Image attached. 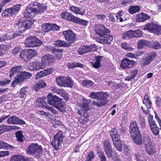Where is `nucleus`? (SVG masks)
Masks as SVG:
<instances>
[{
	"label": "nucleus",
	"mask_w": 161,
	"mask_h": 161,
	"mask_svg": "<svg viewBox=\"0 0 161 161\" xmlns=\"http://www.w3.org/2000/svg\"><path fill=\"white\" fill-rule=\"evenodd\" d=\"M97 47L95 45H91L89 46H82L79 48L77 52L80 54H85L87 52H91L96 51Z\"/></svg>",
	"instance_id": "obj_9"
},
{
	"label": "nucleus",
	"mask_w": 161,
	"mask_h": 161,
	"mask_svg": "<svg viewBox=\"0 0 161 161\" xmlns=\"http://www.w3.org/2000/svg\"><path fill=\"white\" fill-rule=\"evenodd\" d=\"M103 150L108 158H111L112 156L113 151L110 142L108 139L105 140L103 142Z\"/></svg>",
	"instance_id": "obj_8"
},
{
	"label": "nucleus",
	"mask_w": 161,
	"mask_h": 161,
	"mask_svg": "<svg viewBox=\"0 0 161 161\" xmlns=\"http://www.w3.org/2000/svg\"><path fill=\"white\" fill-rule=\"evenodd\" d=\"M145 147L147 153L149 155L153 154L156 152L155 147L152 143L146 145Z\"/></svg>",
	"instance_id": "obj_30"
},
{
	"label": "nucleus",
	"mask_w": 161,
	"mask_h": 161,
	"mask_svg": "<svg viewBox=\"0 0 161 161\" xmlns=\"http://www.w3.org/2000/svg\"><path fill=\"white\" fill-rule=\"evenodd\" d=\"M29 93V88L27 86L23 87L20 91L19 96L21 98H24L26 94Z\"/></svg>",
	"instance_id": "obj_44"
},
{
	"label": "nucleus",
	"mask_w": 161,
	"mask_h": 161,
	"mask_svg": "<svg viewBox=\"0 0 161 161\" xmlns=\"http://www.w3.org/2000/svg\"><path fill=\"white\" fill-rule=\"evenodd\" d=\"M35 12L33 7L27 6L24 10L23 14L26 18H32L35 15Z\"/></svg>",
	"instance_id": "obj_21"
},
{
	"label": "nucleus",
	"mask_w": 161,
	"mask_h": 161,
	"mask_svg": "<svg viewBox=\"0 0 161 161\" xmlns=\"http://www.w3.org/2000/svg\"><path fill=\"white\" fill-rule=\"evenodd\" d=\"M139 121L141 126L144 127L146 125L145 119L144 117L141 115L139 117Z\"/></svg>",
	"instance_id": "obj_59"
},
{
	"label": "nucleus",
	"mask_w": 161,
	"mask_h": 161,
	"mask_svg": "<svg viewBox=\"0 0 161 161\" xmlns=\"http://www.w3.org/2000/svg\"><path fill=\"white\" fill-rule=\"evenodd\" d=\"M121 47L123 48L128 51H131L133 48L130 46L129 44L126 42H122L121 44Z\"/></svg>",
	"instance_id": "obj_55"
},
{
	"label": "nucleus",
	"mask_w": 161,
	"mask_h": 161,
	"mask_svg": "<svg viewBox=\"0 0 161 161\" xmlns=\"http://www.w3.org/2000/svg\"><path fill=\"white\" fill-rule=\"evenodd\" d=\"M54 59L52 57V56L47 54L42 57V62L43 64H44V66L45 67L47 65H48L53 62Z\"/></svg>",
	"instance_id": "obj_23"
},
{
	"label": "nucleus",
	"mask_w": 161,
	"mask_h": 161,
	"mask_svg": "<svg viewBox=\"0 0 161 161\" xmlns=\"http://www.w3.org/2000/svg\"><path fill=\"white\" fill-rule=\"evenodd\" d=\"M42 43V42L36 37L32 36H30L27 37L25 42V45L27 47L40 46Z\"/></svg>",
	"instance_id": "obj_2"
},
{
	"label": "nucleus",
	"mask_w": 161,
	"mask_h": 161,
	"mask_svg": "<svg viewBox=\"0 0 161 161\" xmlns=\"http://www.w3.org/2000/svg\"><path fill=\"white\" fill-rule=\"evenodd\" d=\"M150 42L147 41L145 40H140L137 43V46L138 48H142L145 46H149Z\"/></svg>",
	"instance_id": "obj_41"
},
{
	"label": "nucleus",
	"mask_w": 161,
	"mask_h": 161,
	"mask_svg": "<svg viewBox=\"0 0 161 161\" xmlns=\"http://www.w3.org/2000/svg\"><path fill=\"white\" fill-rule=\"evenodd\" d=\"M65 102L61 98H59L54 107L58 109L60 112H64L65 111Z\"/></svg>",
	"instance_id": "obj_16"
},
{
	"label": "nucleus",
	"mask_w": 161,
	"mask_h": 161,
	"mask_svg": "<svg viewBox=\"0 0 161 161\" xmlns=\"http://www.w3.org/2000/svg\"><path fill=\"white\" fill-rule=\"evenodd\" d=\"M108 95L107 92H104V94L97 102L93 101L92 102L93 105H97V106H102L108 103V100L107 99Z\"/></svg>",
	"instance_id": "obj_12"
},
{
	"label": "nucleus",
	"mask_w": 161,
	"mask_h": 161,
	"mask_svg": "<svg viewBox=\"0 0 161 161\" xmlns=\"http://www.w3.org/2000/svg\"><path fill=\"white\" fill-rule=\"evenodd\" d=\"M7 122L9 124H18V125H25V121L16 116H11L8 118L7 120Z\"/></svg>",
	"instance_id": "obj_14"
},
{
	"label": "nucleus",
	"mask_w": 161,
	"mask_h": 161,
	"mask_svg": "<svg viewBox=\"0 0 161 161\" xmlns=\"http://www.w3.org/2000/svg\"><path fill=\"white\" fill-rule=\"evenodd\" d=\"M64 136L60 131H59L54 136L53 139L52 141L51 144L56 150L59 149V147L61 146L63 140Z\"/></svg>",
	"instance_id": "obj_4"
},
{
	"label": "nucleus",
	"mask_w": 161,
	"mask_h": 161,
	"mask_svg": "<svg viewBox=\"0 0 161 161\" xmlns=\"http://www.w3.org/2000/svg\"><path fill=\"white\" fill-rule=\"evenodd\" d=\"M115 129H116V131L118 132H119L122 134H123L126 132L127 129L125 126H123L120 125L119 126L117 127Z\"/></svg>",
	"instance_id": "obj_53"
},
{
	"label": "nucleus",
	"mask_w": 161,
	"mask_h": 161,
	"mask_svg": "<svg viewBox=\"0 0 161 161\" xmlns=\"http://www.w3.org/2000/svg\"><path fill=\"white\" fill-rule=\"evenodd\" d=\"M149 46L156 49H158L161 48V45L157 41L153 42H150Z\"/></svg>",
	"instance_id": "obj_50"
},
{
	"label": "nucleus",
	"mask_w": 161,
	"mask_h": 161,
	"mask_svg": "<svg viewBox=\"0 0 161 161\" xmlns=\"http://www.w3.org/2000/svg\"><path fill=\"white\" fill-rule=\"evenodd\" d=\"M150 18V17L147 14L142 13L138 14L136 15V21L138 22H144Z\"/></svg>",
	"instance_id": "obj_22"
},
{
	"label": "nucleus",
	"mask_w": 161,
	"mask_h": 161,
	"mask_svg": "<svg viewBox=\"0 0 161 161\" xmlns=\"http://www.w3.org/2000/svg\"><path fill=\"white\" fill-rule=\"evenodd\" d=\"M33 21H18L16 24V27H19V30L24 32L26 29H29L33 24Z\"/></svg>",
	"instance_id": "obj_10"
},
{
	"label": "nucleus",
	"mask_w": 161,
	"mask_h": 161,
	"mask_svg": "<svg viewBox=\"0 0 161 161\" xmlns=\"http://www.w3.org/2000/svg\"><path fill=\"white\" fill-rule=\"evenodd\" d=\"M94 30L96 34L101 37L103 36L106 33L110 32L109 30L104 25L99 24L95 25Z\"/></svg>",
	"instance_id": "obj_7"
},
{
	"label": "nucleus",
	"mask_w": 161,
	"mask_h": 161,
	"mask_svg": "<svg viewBox=\"0 0 161 161\" xmlns=\"http://www.w3.org/2000/svg\"><path fill=\"white\" fill-rule=\"evenodd\" d=\"M42 29L44 32H48L51 31V24L44 23L42 25Z\"/></svg>",
	"instance_id": "obj_52"
},
{
	"label": "nucleus",
	"mask_w": 161,
	"mask_h": 161,
	"mask_svg": "<svg viewBox=\"0 0 161 161\" xmlns=\"http://www.w3.org/2000/svg\"><path fill=\"white\" fill-rule=\"evenodd\" d=\"M143 103L145 105L147 109H145L143 107H142V109L144 114L148 115L149 113L150 110L149 109L151 108L152 103L149 98L148 96L146 95L144 97Z\"/></svg>",
	"instance_id": "obj_13"
},
{
	"label": "nucleus",
	"mask_w": 161,
	"mask_h": 161,
	"mask_svg": "<svg viewBox=\"0 0 161 161\" xmlns=\"http://www.w3.org/2000/svg\"><path fill=\"white\" fill-rule=\"evenodd\" d=\"M74 22L84 26H86L89 23V21L79 18L77 17L75 18Z\"/></svg>",
	"instance_id": "obj_37"
},
{
	"label": "nucleus",
	"mask_w": 161,
	"mask_h": 161,
	"mask_svg": "<svg viewBox=\"0 0 161 161\" xmlns=\"http://www.w3.org/2000/svg\"><path fill=\"white\" fill-rule=\"evenodd\" d=\"M135 62L133 60H130L126 58L123 59L121 64V66L124 69H126L127 68H130L134 65Z\"/></svg>",
	"instance_id": "obj_18"
},
{
	"label": "nucleus",
	"mask_w": 161,
	"mask_h": 161,
	"mask_svg": "<svg viewBox=\"0 0 161 161\" xmlns=\"http://www.w3.org/2000/svg\"><path fill=\"white\" fill-rule=\"evenodd\" d=\"M45 68L44 64L42 62L40 63V62L35 61L31 64L30 68L31 70H39Z\"/></svg>",
	"instance_id": "obj_25"
},
{
	"label": "nucleus",
	"mask_w": 161,
	"mask_h": 161,
	"mask_svg": "<svg viewBox=\"0 0 161 161\" xmlns=\"http://www.w3.org/2000/svg\"><path fill=\"white\" fill-rule=\"evenodd\" d=\"M126 37H135L134 31L130 30L127 32L125 33L123 35V37L125 38Z\"/></svg>",
	"instance_id": "obj_51"
},
{
	"label": "nucleus",
	"mask_w": 161,
	"mask_h": 161,
	"mask_svg": "<svg viewBox=\"0 0 161 161\" xmlns=\"http://www.w3.org/2000/svg\"><path fill=\"white\" fill-rule=\"evenodd\" d=\"M11 36L8 34H0V43L11 40Z\"/></svg>",
	"instance_id": "obj_47"
},
{
	"label": "nucleus",
	"mask_w": 161,
	"mask_h": 161,
	"mask_svg": "<svg viewBox=\"0 0 161 161\" xmlns=\"http://www.w3.org/2000/svg\"><path fill=\"white\" fill-rule=\"evenodd\" d=\"M21 7L20 4H17L11 8H8L3 12L2 14V16L6 17L8 16H13L15 15L19 12Z\"/></svg>",
	"instance_id": "obj_3"
},
{
	"label": "nucleus",
	"mask_w": 161,
	"mask_h": 161,
	"mask_svg": "<svg viewBox=\"0 0 161 161\" xmlns=\"http://www.w3.org/2000/svg\"><path fill=\"white\" fill-rule=\"evenodd\" d=\"M53 69L50 68L47 69H44L43 71L38 72L36 75L35 79H38L43 77L52 73Z\"/></svg>",
	"instance_id": "obj_19"
},
{
	"label": "nucleus",
	"mask_w": 161,
	"mask_h": 161,
	"mask_svg": "<svg viewBox=\"0 0 161 161\" xmlns=\"http://www.w3.org/2000/svg\"><path fill=\"white\" fill-rule=\"evenodd\" d=\"M61 16L62 19L74 22L75 16H73L71 14L67 12H64L61 13Z\"/></svg>",
	"instance_id": "obj_24"
},
{
	"label": "nucleus",
	"mask_w": 161,
	"mask_h": 161,
	"mask_svg": "<svg viewBox=\"0 0 161 161\" xmlns=\"http://www.w3.org/2000/svg\"><path fill=\"white\" fill-rule=\"evenodd\" d=\"M97 155L100 161H106V158L103 152L102 151L97 152Z\"/></svg>",
	"instance_id": "obj_54"
},
{
	"label": "nucleus",
	"mask_w": 161,
	"mask_h": 161,
	"mask_svg": "<svg viewBox=\"0 0 161 161\" xmlns=\"http://www.w3.org/2000/svg\"><path fill=\"white\" fill-rule=\"evenodd\" d=\"M104 93L103 92H92L90 94V97L92 98L99 99H100Z\"/></svg>",
	"instance_id": "obj_42"
},
{
	"label": "nucleus",
	"mask_w": 161,
	"mask_h": 161,
	"mask_svg": "<svg viewBox=\"0 0 161 161\" xmlns=\"http://www.w3.org/2000/svg\"><path fill=\"white\" fill-rule=\"evenodd\" d=\"M63 34L65 40L70 45L76 41V37L75 34L72 30H68L64 31L63 32Z\"/></svg>",
	"instance_id": "obj_6"
},
{
	"label": "nucleus",
	"mask_w": 161,
	"mask_h": 161,
	"mask_svg": "<svg viewBox=\"0 0 161 161\" xmlns=\"http://www.w3.org/2000/svg\"><path fill=\"white\" fill-rule=\"evenodd\" d=\"M110 133L113 142L120 141V136L118 134V132L116 131V129H112Z\"/></svg>",
	"instance_id": "obj_26"
},
{
	"label": "nucleus",
	"mask_w": 161,
	"mask_h": 161,
	"mask_svg": "<svg viewBox=\"0 0 161 161\" xmlns=\"http://www.w3.org/2000/svg\"><path fill=\"white\" fill-rule=\"evenodd\" d=\"M129 131L131 135L140 132L137 122L136 121L132 120L130 121Z\"/></svg>",
	"instance_id": "obj_17"
},
{
	"label": "nucleus",
	"mask_w": 161,
	"mask_h": 161,
	"mask_svg": "<svg viewBox=\"0 0 161 161\" xmlns=\"http://www.w3.org/2000/svg\"><path fill=\"white\" fill-rule=\"evenodd\" d=\"M17 140L20 142H23L24 141V136L21 130L15 132Z\"/></svg>",
	"instance_id": "obj_43"
},
{
	"label": "nucleus",
	"mask_w": 161,
	"mask_h": 161,
	"mask_svg": "<svg viewBox=\"0 0 161 161\" xmlns=\"http://www.w3.org/2000/svg\"><path fill=\"white\" fill-rule=\"evenodd\" d=\"M31 5H32L35 13L36 14L42 13L47 9V7L46 5L37 2L32 3Z\"/></svg>",
	"instance_id": "obj_11"
},
{
	"label": "nucleus",
	"mask_w": 161,
	"mask_h": 161,
	"mask_svg": "<svg viewBox=\"0 0 161 161\" xmlns=\"http://www.w3.org/2000/svg\"><path fill=\"white\" fill-rule=\"evenodd\" d=\"M58 98L56 95L53 96L50 94L47 96V103L49 104L54 106Z\"/></svg>",
	"instance_id": "obj_27"
},
{
	"label": "nucleus",
	"mask_w": 161,
	"mask_h": 161,
	"mask_svg": "<svg viewBox=\"0 0 161 161\" xmlns=\"http://www.w3.org/2000/svg\"><path fill=\"white\" fill-rule=\"evenodd\" d=\"M141 53H129L127 54V57L131 58H137L138 57L141 55Z\"/></svg>",
	"instance_id": "obj_61"
},
{
	"label": "nucleus",
	"mask_w": 161,
	"mask_h": 161,
	"mask_svg": "<svg viewBox=\"0 0 161 161\" xmlns=\"http://www.w3.org/2000/svg\"><path fill=\"white\" fill-rule=\"evenodd\" d=\"M102 37L103 38L100 41L101 43L103 42L105 43L110 44L113 40V36L107 34V33Z\"/></svg>",
	"instance_id": "obj_28"
},
{
	"label": "nucleus",
	"mask_w": 161,
	"mask_h": 161,
	"mask_svg": "<svg viewBox=\"0 0 161 161\" xmlns=\"http://www.w3.org/2000/svg\"><path fill=\"white\" fill-rule=\"evenodd\" d=\"M31 75V73L25 71L20 73V74L18 77L20 80H21V81L22 82L25 80L29 79Z\"/></svg>",
	"instance_id": "obj_31"
},
{
	"label": "nucleus",
	"mask_w": 161,
	"mask_h": 161,
	"mask_svg": "<svg viewBox=\"0 0 161 161\" xmlns=\"http://www.w3.org/2000/svg\"><path fill=\"white\" fill-rule=\"evenodd\" d=\"M66 77L61 76L56 78V81L58 85L61 86H64L65 84V82L66 81Z\"/></svg>",
	"instance_id": "obj_45"
},
{
	"label": "nucleus",
	"mask_w": 161,
	"mask_h": 161,
	"mask_svg": "<svg viewBox=\"0 0 161 161\" xmlns=\"http://www.w3.org/2000/svg\"><path fill=\"white\" fill-rule=\"evenodd\" d=\"M53 44L57 47H67L70 46V44L66 42L60 40L54 41Z\"/></svg>",
	"instance_id": "obj_29"
},
{
	"label": "nucleus",
	"mask_w": 161,
	"mask_h": 161,
	"mask_svg": "<svg viewBox=\"0 0 161 161\" xmlns=\"http://www.w3.org/2000/svg\"><path fill=\"white\" fill-rule=\"evenodd\" d=\"M90 103V101L86 98L83 99V103L81 105V108L84 110L86 113L89 109V104Z\"/></svg>",
	"instance_id": "obj_34"
},
{
	"label": "nucleus",
	"mask_w": 161,
	"mask_h": 161,
	"mask_svg": "<svg viewBox=\"0 0 161 161\" xmlns=\"http://www.w3.org/2000/svg\"><path fill=\"white\" fill-rule=\"evenodd\" d=\"M156 24L151 22L146 25L143 27L144 30H147L151 32H153Z\"/></svg>",
	"instance_id": "obj_33"
},
{
	"label": "nucleus",
	"mask_w": 161,
	"mask_h": 161,
	"mask_svg": "<svg viewBox=\"0 0 161 161\" xmlns=\"http://www.w3.org/2000/svg\"><path fill=\"white\" fill-rule=\"evenodd\" d=\"M138 70L137 69L131 71L130 74L126 78V80L129 81L132 79L135 78L137 74Z\"/></svg>",
	"instance_id": "obj_48"
},
{
	"label": "nucleus",
	"mask_w": 161,
	"mask_h": 161,
	"mask_svg": "<svg viewBox=\"0 0 161 161\" xmlns=\"http://www.w3.org/2000/svg\"><path fill=\"white\" fill-rule=\"evenodd\" d=\"M114 143L117 150L120 151L122 150V145L121 141L114 142Z\"/></svg>",
	"instance_id": "obj_62"
},
{
	"label": "nucleus",
	"mask_w": 161,
	"mask_h": 161,
	"mask_svg": "<svg viewBox=\"0 0 161 161\" xmlns=\"http://www.w3.org/2000/svg\"><path fill=\"white\" fill-rule=\"evenodd\" d=\"M153 33L159 35L161 34V27L156 24L155 28Z\"/></svg>",
	"instance_id": "obj_64"
},
{
	"label": "nucleus",
	"mask_w": 161,
	"mask_h": 161,
	"mask_svg": "<svg viewBox=\"0 0 161 161\" xmlns=\"http://www.w3.org/2000/svg\"><path fill=\"white\" fill-rule=\"evenodd\" d=\"M12 126H7L4 125H1L0 126V134L12 130Z\"/></svg>",
	"instance_id": "obj_38"
},
{
	"label": "nucleus",
	"mask_w": 161,
	"mask_h": 161,
	"mask_svg": "<svg viewBox=\"0 0 161 161\" xmlns=\"http://www.w3.org/2000/svg\"><path fill=\"white\" fill-rule=\"evenodd\" d=\"M42 149L38 143H33L29 145L27 147L26 153L30 156H36L41 154L42 153Z\"/></svg>",
	"instance_id": "obj_1"
},
{
	"label": "nucleus",
	"mask_w": 161,
	"mask_h": 161,
	"mask_svg": "<svg viewBox=\"0 0 161 161\" xmlns=\"http://www.w3.org/2000/svg\"><path fill=\"white\" fill-rule=\"evenodd\" d=\"M65 80L64 87H72L73 85V82L70 78L69 77H66Z\"/></svg>",
	"instance_id": "obj_49"
},
{
	"label": "nucleus",
	"mask_w": 161,
	"mask_h": 161,
	"mask_svg": "<svg viewBox=\"0 0 161 161\" xmlns=\"http://www.w3.org/2000/svg\"><path fill=\"white\" fill-rule=\"evenodd\" d=\"M156 55L155 52H152L147 54L145 58L143 59L142 61V64L143 65L148 64L156 57Z\"/></svg>",
	"instance_id": "obj_15"
},
{
	"label": "nucleus",
	"mask_w": 161,
	"mask_h": 161,
	"mask_svg": "<svg viewBox=\"0 0 161 161\" xmlns=\"http://www.w3.org/2000/svg\"><path fill=\"white\" fill-rule=\"evenodd\" d=\"M22 69V67L20 66H16L12 68L9 74L10 78L13 76L14 74H15L19 72Z\"/></svg>",
	"instance_id": "obj_35"
},
{
	"label": "nucleus",
	"mask_w": 161,
	"mask_h": 161,
	"mask_svg": "<svg viewBox=\"0 0 161 161\" xmlns=\"http://www.w3.org/2000/svg\"><path fill=\"white\" fill-rule=\"evenodd\" d=\"M143 141L145 146L148 144H152L151 142L150 137L147 135H144L143 137Z\"/></svg>",
	"instance_id": "obj_58"
},
{
	"label": "nucleus",
	"mask_w": 161,
	"mask_h": 161,
	"mask_svg": "<svg viewBox=\"0 0 161 161\" xmlns=\"http://www.w3.org/2000/svg\"><path fill=\"white\" fill-rule=\"evenodd\" d=\"M63 51V49L58 48H54L52 50V53L55 55L58 59H59L62 57V53Z\"/></svg>",
	"instance_id": "obj_36"
},
{
	"label": "nucleus",
	"mask_w": 161,
	"mask_h": 161,
	"mask_svg": "<svg viewBox=\"0 0 161 161\" xmlns=\"http://www.w3.org/2000/svg\"><path fill=\"white\" fill-rule=\"evenodd\" d=\"M37 53L36 51L34 49L26 50L21 52L20 56L25 61L28 62L30 59L36 55Z\"/></svg>",
	"instance_id": "obj_5"
},
{
	"label": "nucleus",
	"mask_w": 161,
	"mask_h": 161,
	"mask_svg": "<svg viewBox=\"0 0 161 161\" xmlns=\"http://www.w3.org/2000/svg\"><path fill=\"white\" fill-rule=\"evenodd\" d=\"M131 135L133 141L136 144L141 145L142 143L143 140L140 132Z\"/></svg>",
	"instance_id": "obj_20"
},
{
	"label": "nucleus",
	"mask_w": 161,
	"mask_h": 161,
	"mask_svg": "<svg viewBox=\"0 0 161 161\" xmlns=\"http://www.w3.org/2000/svg\"><path fill=\"white\" fill-rule=\"evenodd\" d=\"M140 8L138 6H131L129 8V13L131 14H133L138 12L140 10Z\"/></svg>",
	"instance_id": "obj_46"
},
{
	"label": "nucleus",
	"mask_w": 161,
	"mask_h": 161,
	"mask_svg": "<svg viewBox=\"0 0 161 161\" xmlns=\"http://www.w3.org/2000/svg\"><path fill=\"white\" fill-rule=\"evenodd\" d=\"M37 106L48 108L47 103L45 99L39 98L36 101Z\"/></svg>",
	"instance_id": "obj_32"
},
{
	"label": "nucleus",
	"mask_w": 161,
	"mask_h": 161,
	"mask_svg": "<svg viewBox=\"0 0 161 161\" xmlns=\"http://www.w3.org/2000/svg\"><path fill=\"white\" fill-rule=\"evenodd\" d=\"M70 10L76 14H79L81 15H84V11H81L79 8L75 6H73L69 8Z\"/></svg>",
	"instance_id": "obj_40"
},
{
	"label": "nucleus",
	"mask_w": 161,
	"mask_h": 161,
	"mask_svg": "<svg viewBox=\"0 0 161 161\" xmlns=\"http://www.w3.org/2000/svg\"><path fill=\"white\" fill-rule=\"evenodd\" d=\"M124 14V12L122 11H120L119 12L117 15L116 17L117 19L119 20L120 22H123V18Z\"/></svg>",
	"instance_id": "obj_57"
},
{
	"label": "nucleus",
	"mask_w": 161,
	"mask_h": 161,
	"mask_svg": "<svg viewBox=\"0 0 161 161\" xmlns=\"http://www.w3.org/2000/svg\"><path fill=\"white\" fill-rule=\"evenodd\" d=\"M94 158V154L93 152L91 151L89 152L86 156V161H92V160Z\"/></svg>",
	"instance_id": "obj_60"
},
{
	"label": "nucleus",
	"mask_w": 161,
	"mask_h": 161,
	"mask_svg": "<svg viewBox=\"0 0 161 161\" xmlns=\"http://www.w3.org/2000/svg\"><path fill=\"white\" fill-rule=\"evenodd\" d=\"M14 148V147L12 145H10L3 141H0V149H13Z\"/></svg>",
	"instance_id": "obj_39"
},
{
	"label": "nucleus",
	"mask_w": 161,
	"mask_h": 161,
	"mask_svg": "<svg viewBox=\"0 0 161 161\" xmlns=\"http://www.w3.org/2000/svg\"><path fill=\"white\" fill-rule=\"evenodd\" d=\"M59 95H60L62 97L64 98V100H67L69 99V95L68 93L66 92L64 90H62Z\"/></svg>",
	"instance_id": "obj_63"
},
{
	"label": "nucleus",
	"mask_w": 161,
	"mask_h": 161,
	"mask_svg": "<svg viewBox=\"0 0 161 161\" xmlns=\"http://www.w3.org/2000/svg\"><path fill=\"white\" fill-rule=\"evenodd\" d=\"M93 84V83L92 81L89 80H84L82 83V85L84 86L87 87L92 86Z\"/></svg>",
	"instance_id": "obj_56"
}]
</instances>
